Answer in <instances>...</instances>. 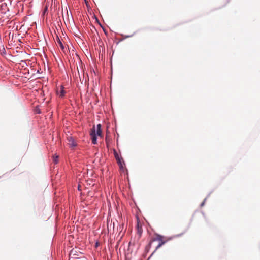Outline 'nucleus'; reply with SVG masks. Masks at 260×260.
Returning a JSON list of instances; mask_svg holds the SVG:
<instances>
[{"label":"nucleus","mask_w":260,"mask_h":260,"mask_svg":"<svg viewBox=\"0 0 260 260\" xmlns=\"http://www.w3.org/2000/svg\"><path fill=\"white\" fill-rule=\"evenodd\" d=\"M56 43L57 45H58L59 46V47L61 48V49L63 51V49H64L63 45L58 37H57Z\"/></svg>","instance_id":"7"},{"label":"nucleus","mask_w":260,"mask_h":260,"mask_svg":"<svg viewBox=\"0 0 260 260\" xmlns=\"http://www.w3.org/2000/svg\"><path fill=\"white\" fill-rule=\"evenodd\" d=\"M68 17L69 21H70L69 15V14H68Z\"/></svg>","instance_id":"13"},{"label":"nucleus","mask_w":260,"mask_h":260,"mask_svg":"<svg viewBox=\"0 0 260 260\" xmlns=\"http://www.w3.org/2000/svg\"><path fill=\"white\" fill-rule=\"evenodd\" d=\"M73 249L72 250L69 254V255L71 256V255L72 254V253H73Z\"/></svg>","instance_id":"12"},{"label":"nucleus","mask_w":260,"mask_h":260,"mask_svg":"<svg viewBox=\"0 0 260 260\" xmlns=\"http://www.w3.org/2000/svg\"><path fill=\"white\" fill-rule=\"evenodd\" d=\"M114 155H115V157L118 164L120 166H122L121 159L120 158L117 153L116 151L114 152Z\"/></svg>","instance_id":"8"},{"label":"nucleus","mask_w":260,"mask_h":260,"mask_svg":"<svg viewBox=\"0 0 260 260\" xmlns=\"http://www.w3.org/2000/svg\"><path fill=\"white\" fill-rule=\"evenodd\" d=\"M137 234L139 235V237H140L143 233V229L142 225L139 222H138L137 223Z\"/></svg>","instance_id":"5"},{"label":"nucleus","mask_w":260,"mask_h":260,"mask_svg":"<svg viewBox=\"0 0 260 260\" xmlns=\"http://www.w3.org/2000/svg\"><path fill=\"white\" fill-rule=\"evenodd\" d=\"M157 241L158 242V245L155 248V251L159 249L162 245L165 243V241L164 240V237L156 234L154 237H153L149 242V245L151 246L153 242Z\"/></svg>","instance_id":"1"},{"label":"nucleus","mask_w":260,"mask_h":260,"mask_svg":"<svg viewBox=\"0 0 260 260\" xmlns=\"http://www.w3.org/2000/svg\"><path fill=\"white\" fill-rule=\"evenodd\" d=\"M56 94L60 97L64 96V86L60 85L56 88Z\"/></svg>","instance_id":"3"},{"label":"nucleus","mask_w":260,"mask_h":260,"mask_svg":"<svg viewBox=\"0 0 260 260\" xmlns=\"http://www.w3.org/2000/svg\"><path fill=\"white\" fill-rule=\"evenodd\" d=\"M96 135L99 136H102L101 125L100 124H99L97 125V129H96Z\"/></svg>","instance_id":"6"},{"label":"nucleus","mask_w":260,"mask_h":260,"mask_svg":"<svg viewBox=\"0 0 260 260\" xmlns=\"http://www.w3.org/2000/svg\"><path fill=\"white\" fill-rule=\"evenodd\" d=\"M90 136H91L92 143L94 144H96L97 138H96V135L95 134V130L94 127H93V128H92V129L91 130V131L90 132Z\"/></svg>","instance_id":"4"},{"label":"nucleus","mask_w":260,"mask_h":260,"mask_svg":"<svg viewBox=\"0 0 260 260\" xmlns=\"http://www.w3.org/2000/svg\"><path fill=\"white\" fill-rule=\"evenodd\" d=\"M67 138L68 141V145L72 149H74L77 146V142L76 139L72 136L67 137Z\"/></svg>","instance_id":"2"},{"label":"nucleus","mask_w":260,"mask_h":260,"mask_svg":"<svg viewBox=\"0 0 260 260\" xmlns=\"http://www.w3.org/2000/svg\"><path fill=\"white\" fill-rule=\"evenodd\" d=\"M58 155L53 157V161L55 164H57L58 162Z\"/></svg>","instance_id":"9"},{"label":"nucleus","mask_w":260,"mask_h":260,"mask_svg":"<svg viewBox=\"0 0 260 260\" xmlns=\"http://www.w3.org/2000/svg\"><path fill=\"white\" fill-rule=\"evenodd\" d=\"M71 238H73V237H72L71 236H69V242H70V241H71Z\"/></svg>","instance_id":"11"},{"label":"nucleus","mask_w":260,"mask_h":260,"mask_svg":"<svg viewBox=\"0 0 260 260\" xmlns=\"http://www.w3.org/2000/svg\"><path fill=\"white\" fill-rule=\"evenodd\" d=\"M123 228H124V224H123L120 225L119 226V230L122 231V229H123Z\"/></svg>","instance_id":"10"}]
</instances>
